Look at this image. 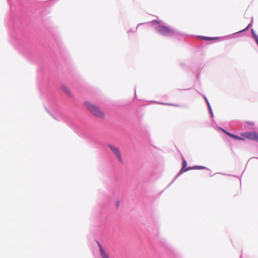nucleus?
<instances>
[{
	"label": "nucleus",
	"mask_w": 258,
	"mask_h": 258,
	"mask_svg": "<svg viewBox=\"0 0 258 258\" xmlns=\"http://www.w3.org/2000/svg\"><path fill=\"white\" fill-rule=\"evenodd\" d=\"M241 135L244 137V139L246 138L254 141L258 140V135L255 132L243 133Z\"/></svg>",
	"instance_id": "7ed1b4c3"
},
{
	"label": "nucleus",
	"mask_w": 258,
	"mask_h": 258,
	"mask_svg": "<svg viewBox=\"0 0 258 258\" xmlns=\"http://www.w3.org/2000/svg\"><path fill=\"white\" fill-rule=\"evenodd\" d=\"M198 38H201L202 39H204V40H207V41L214 40H216V39H218V37H205V36H198Z\"/></svg>",
	"instance_id": "6e6552de"
},
{
	"label": "nucleus",
	"mask_w": 258,
	"mask_h": 258,
	"mask_svg": "<svg viewBox=\"0 0 258 258\" xmlns=\"http://www.w3.org/2000/svg\"><path fill=\"white\" fill-rule=\"evenodd\" d=\"M118 205H119V203H117V206H118Z\"/></svg>",
	"instance_id": "4468645a"
},
{
	"label": "nucleus",
	"mask_w": 258,
	"mask_h": 258,
	"mask_svg": "<svg viewBox=\"0 0 258 258\" xmlns=\"http://www.w3.org/2000/svg\"><path fill=\"white\" fill-rule=\"evenodd\" d=\"M252 36L255 39V41L256 42V43L258 45V37H257V36L255 34V33H252Z\"/></svg>",
	"instance_id": "9b49d317"
},
{
	"label": "nucleus",
	"mask_w": 258,
	"mask_h": 258,
	"mask_svg": "<svg viewBox=\"0 0 258 258\" xmlns=\"http://www.w3.org/2000/svg\"><path fill=\"white\" fill-rule=\"evenodd\" d=\"M206 167L203 166H194L192 167H189L185 169L187 170V171L191 170V169H205Z\"/></svg>",
	"instance_id": "0eeeda50"
},
{
	"label": "nucleus",
	"mask_w": 258,
	"mask_h": 258,
	"mask_svg": "<svg viewBox=\"0 0 258 258\" xmlns=\"http://www.w3.org/2000/svg\"><path fill=\"white\" fill-rule=\"evenodd\" d=\"M186 165H187V163H186V161L185 160H183L182 161V169L180 170V172H185L187 171V170L185 169Z\"/></svg>",
	"instance_id": "9d476101"
},
{
	"label": "nucleus",
	"mask_w": 258,
	"mask_h": 258,
	"mask_svg": "<svg viewBox=\"0 0 258 258\" xmlns=\"http://www.w3.org/2000/svg\"><path fill=\"white\" fill-rule=\"evenodd\" d=\"M109 147L111 149V151L113 153L114 155L117 158V159L121 163H123V160L121 157V154L119 149L116 147L112 145H109Z\"/></svg>",
	"instance_id": "f03ea898"
},
{
	"label": "nucleus",
	"mask_w": 258,
	"mask_h": 258,
	"mask_svg": "<svg viewBox=\"0 0 258 258\" xmlns=\"http://www.w3.org/2000/svg\"><path fill=\"white\" fill-rule=\"evenodd\" d=\"M84 105L92 115L99 118H104V113L96 105L86 101L84 102Z\"/></svg>",
	"instance_id": "f257e3e1"
},
{
	"label": "nucleus",
	"mask_w": 258,
	"mask_h": 258,
	"mask_svg": "<svg viewBox=\"0 0 258 258\" xmlns=\"http://www.w3.org/2000/svg\"><path fill=\"white\" fill-rule=\"evenodd\" d=\"M249 124H252L253 123H251V122H249L248 123Z\"/></svg>",
	"instance_id": "ddd939ff"
},
{
	"label": "nucleus",
	"mask_w": 258,
	"mask_h": 258,
	"mask_svg": "<svg viewBox=\"0 0 258 258\" xmlns=\"http://www.w3.org/2000/svg\"><path fill=\"white\" fill-rule=\"evenodd\" d=\"M224 132L228 136L230 137L231 138L238 140H244V139L242 137H240L239 136H237L236 135H233L229 132H228L227 131H224Z\"/></svg>",
	"instance_id": "20e7f679"
},
{
	"label": "nucleus",
	"mask_w": 258,
	"mask_h": 258,
	"mask_svg": "<svg viewBox=\"0 0 258 258\" xmlns=\"http://www.w3.org/2000/svg\"><path fill=\"white\" fill-rule=\"evenodd\" d=\"M61 88L62 89V90L66 93L68 95H70V96H71L72 95V93H71V90H70V89L66 86H62L61 87Z\"/></svg>",
	"instance_id": "1a4fd4ad"
},
{
	"label": "nucleus",
	"mask_w": 258,
	"mask_h": 258,
	"mask_svg": "<svg viewBox=\"0 0 258 258\" xmlns=\"http://www.w3.org/2000/svg\"><path fill=\"white\" fill-rule=\"evenodd\" d=\"M99 246L100 248L101 255L102 257V258H109L107 254L105 253L102 246L100 244H99Z\"/></svg>",
	"instance_id": "39448f33"
},
{
	"label": "nucleus",
	"mask_w": 258,
	"mask_h": 258,
	"mask_svg": "<svg viewBox=\"0 0 258 258\" xmlns=\"http://www.w3.org/2000/svg\"><path fill=\"white\" fill-rule=\"evenodd\" d=\"M249 27V25H248V27L246 29L241 30L238 31V32H239V33L243 32L244 31H246L247 29H248Z\"/></svg>",
	"instance_id": "f8f14e48"
},
{
	"label": "nucleus",
	"mask_w": 258,
	"mask_h": 258,
	"mask_svg": "<svg viewBox=\"0 0 258 258\" xmlns=\"http://www.w3.org/2000/svg\"><path fill=\"white\" fill-rule=\"evenodd\" d=\"M158 30L161 32H169L170 31L168 27L164 26H159Z\"/></svg>",
	"instance_id": "423d86ee"
}]
</instances>
